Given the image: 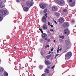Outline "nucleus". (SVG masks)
I'll list each match as a JSON object with an SVG mask.
<instances>
[{"label":"nucleus","instance_id":"obj_1","mask_svg":"<svg viewBox=\"0 0 76 76\" xmlns=\"http://www.w3.org/2000/svg\"><path fill=\"white\" fill-rule=\"evenodd\" d=\"M39 29L40 31L41 32V33L42 34V37L43 39H45V41L47 40V37H48V36L45 33H43V31H42V28H39Z\"/></svg>","mask_w":76,"mask_h":76},{"label":"nucleus","instance_id":"obj_2","mask_svg":"<svg viewBox=\"0 0 76 76\" xmlns=\"http://www.w3.org/2000/svg\"><path fill=\"white\" fill-rule=\"evenodd\" d=\"M72 53L71 52H69L66 53L65 55V59L66 60H68L70 58V57L72 56Z\"/></svg>","mask_w":76,"mask_h":76},{"label":"nucleus","instance_id":"obj_3","mask_svg":"<svg viewBox=\"0 0 76 76\" xmlns=\"http://www.w3.org/2000/svg\"><path fill=\"white\" fill-rule=\"evenodd\" d=\"M57 4L59 6H61L64 3V1L63 0H55Z\"/></svg>","mask_w":76,"mask_h":76},{"label":"nucleus","instance_id":"obj_4","mask_svg":"<svg viewBox=\"0 0 76 76\" xmlns=\"http://www.w3.org/2000/svg\"><path fill=\"white\" fill-rule=\"evenodd\" d=\"M39 6L40 7V8L44 9L46 7L47 5L45 3H42L39 4Z\"/></svg>","mask_w":76,"mask_h":76},{"label":"nucleus","instance_id":"obj_5","mask_svg":"<svg viewBox=\"0 0 76 76\" xmlns=\"http://www.w3.org/2000/svg\"><path fill=\"white\" fill-rule=\"evenodd\" d=\"M64 33L65 34H66V35H69V34H70V31L69 30L67 29H65L64 30Z\"/></svg>","mask_w":76,"mask_h":76},{"label":"nucleus","instance_id":"obj_6","mask_svg":"<svg viewBox=\"0 0 76 76\" xmlns=\"http://www.w3.org/2000/svg\"><path fill=\"white\" fill-rule=\"evenodd\" d=\"M69 26V23L68 22H65L63 25L64 28H67L68 26Z\"/></svg>","mask_w":76,"mask_h":76},{"label":"nucleus","instance_id":"obj_7","mask_svg":"<svg viewBox=\"0 0 76 76\" xmlns=\"http://www.w3.org/2000/svg\"><path fill=\"white\" fill-rule=\"evenodd\" d=\"M42 22H44V23H45V22L47 21V18H46L45 16H44L42 17Z\"/></svg>","mask_w":76,"mask_h":76},{"label":"nucleus","instance_id":"obj_8","mask_svg":"<svg viewBox=\"0 0 76 76\" xmlns=\"http://www.w3.org/2000/svg\"><path fill=\"white\" fill-rule=\"evenodd\" d=\"M75 4L76 3L75 2V1H73L70 4V6L71 7H73L75 6Z\"/></svg>","mask_w":76,"mask_h":76},{"label":"nucleus","instance_id":"obj_9","mask_svg":"<svg viewBox=\"0 0 76 76\" xmlns=\"http://www.w3.org/2000/svg\"><path fill=\"white\" fill-rule=\"evenodd\" d=\"M59 21L60 23H63L64 22V19L63 18L61 17L59 18Z\"/></svg>","mask_w":76,"mask_h":76},{"label":"nucleus","instance_id":"obj_10","mask_svg":"<svg viewBox=\"0 0 76 76\" xmlns=\"http://www.w3.org/2000/svg\"><path fill=\"white\" fill-rule=\"evenodd\" d=\"M29 8H30L29 7H26L24 8L23 10L25 12H27V11H28L29 9Z\"/></svg>","mask_w":76,"mask_h":76},{"label":"nucleus","instance_id":"obj_11","mask_svg":"<svg viewBox=\"0 0 76 76\" xmlns=\"http://www.w3.org/2000/svg\"><path fill=\"white\" fill-rule=\"evenodd\" d=\"M42 28H43V29L44 30L47 29V26L46 24H44L43 26H42Z\"/></svg>","mask_w":76,"mask_h":76},{"label":"nucleus","instance_id":"obj_12","mask_svg":"<svg viewBox=\"0 0 76 76\" xmlns=\"http://www.w3.org/2000/svg\"><path fill=\"white\" fill-rule=\"evenodd\" d=\"M57 10H58L57 7L56 6H54L52 7V10H53V11L56 12V11H57Z\"/></svg>","mask_w":76,"mask_h":76},{"label":"nucleus","instance_id":"obj_13","mask_svg":"<svg viewBox=\"0 0 76 76\" xmlns=\"http://www.w3.org/2000/svg\"><path fill=\"white\" fill-rule=\"evenodd\" d=\"M45 64L46 65H48L50 64V62L49 60L45 61Z\"/></svg>","mask_w":76,"mask_h":76},{"label":"nucleus","instance_id":"obj_14","mask_svg":"<svg viewBox=\"0 0 76 76\" xmlns=\"http://www.w3.org/2000/svg\"><path fill=\"white\" fill-rule=\"evenodd\" d=\"M26 6L27 7H29V1H28L26 2Z\"/></svg>","mask_w":76,"mask_h":76},{"label":"nucleus","instance_id":"obj_15","mask_svg":"<svg viewBox=\"0 0 76 76\" xmlns=\"http://www.w3.org/2000/svg\"><path fill=\"white\" fill-rule=\"evenodd\" d=\"M3 19V16L1 14H0V22L2 21Z\"/></svg>","mask_w":76,"mask_h":76},{"label":"nucleus","instance_id":"obj_16","mask_svg":"<svg viewBox=\"0 0 76 76\" xmlns=\"http://www.w3.org/2000/svg\"><path fill=\"white\" fill-rule=\"evenodd\" d=\"M55 15L57 18H58L60 15V14L59 12H56L55 13Z\"/></svg>","mask_w":76,"mask_h":76},{"label":"nucleus","instance_id":"obj_17","mask_svg":"<svg viewBox=\"0 0 76 76\" xmlns=\"http://www.w3.org/2000/svg\"><path fill=\"white\" fill-rule=\"evenodd\" d=\"M33 6V2L32 1H30V3L29 2V7H31V6Z\"/></svg>","mask_w":76,"mask_h":76},{"label":"nucleus","instance_id":"obj_18","mask_svg":"<svg viewBox=\"0 0 76 76\" xmlns=\"http://www.w3.org/2000/svg\"><path fill=\"white\" fill-rule=\"evenodd\" d=\"M50 57H51V55H50L47 56H46L45 57L47 59H50Z\"/></svg>","mask_w":76,"mask_h":76},{"label":"nucleus","instance_id":"obj_19","mask_svg":"<svg viewBox=\"0 0 76 76\" xmlns=\"http://www.w3.org/2000/svg\"><path fill=\"white\" fill-rule=\"evenodd\" d=\"M7 13V11L6 10H4L3 11L2 14L4 15H6V14Z\"/></svg>","mask_w":76,"mask_h":76},{"label":"nucleus","instance_id":"obj_20","mask_svg":"<svg viewBox=\"0 0 76 76\" xmlns=\"http://www.w3.org/2000/svg\"><path fill=\"white\" fill-rule=\"evenodd\" d=\"M4 76H8V73L7 72H4Z\"/></svg>","mask_w":76,"mask_h":76},{"label":"nucleus","instance_id":"obj_21","mask_svg":"<svg viewBox=\"0 0 76 76\" xmlns=\"http://www.w3.org/2000/svg\"><path fill=\"white\" fill-rule=\"evenodd\" d=\"M50 72V71H49V69H46L45 70V72H46L47 73H48Z\"/></svg>","mask_w":76,"mask_h":76},{"label":"nucleus","instance_id":"obj_22","mask_svg":"<svg viewBox=\"0 0 76 76\" xmlns=\"http://www.w3.org/2000/svg\"><path fill=\"white\" fill-rule=\"evenodd\" d=\"M69 43V41L67 40L66 41V45H67Z\"/></svg>","mask_w":76,"mask_h":76},{"label":"nucleus","instance_id":"obj_23","mask_svg":"<svg viewBox=\"0 0 76 76\" xmlns=\"http://www.w3.org/2000/svg\"><path fill=\"white\" fill-rule=\"evenodd\" d=\"M43 12L44 13H46V12H47V9H45L44 10Z\"/></svg>","mask_w":76,"mask_h":76},{"label":"nucleus","instance_id":"obj_24","mask_svg":"<svg viewBox=\"0 0 76 76\" xmlns=\"http://www.w3.org/2000/svg\"><path fill=\"white\" fill-rule=\"evenodd\" d=\"M71 23H73L74 22H75V20L74 19H72L71 20Z\"/></svg>","mask_w":76,"mask_h":76},{"label":"nucleus","instance_id":"obj_25","mask_svg":"<svg viewBox=\"0 0 76 76\" xmlns=\"http://www.w3.org/2000/svg\"><path fill=\"white\" fill-rule=\"evenodd\" d=\"M3 72V70L1 68H0V72Z\"/></svg>","mask_w":76,"mask_h":76},{"label":"nucleus","instance_id":"obj_26","mask_svg":"<svg viewBox=\"0 0 76 76\" xmlns=\"http://www.w3.org/2000/svg\"><path fill=\"white\" fill-rule=\"evenodd\" d=\"M63 11L64 12H67V10L64 9L63 10Z\"/></svg>","mask_w":76,"mask_h":76},{"label":"nucleus","instance_id":"obj_27","mask_svg":"<svg viewBox=\"0 0 76 76\" xmlns=\"http://www.w3.org/2000/svg\"><path fill=\"white\" fill-rule=\"evenodd\" d=\"M60 38H61V39H64V37L63 36H61L60 37Z\"/></svg>","mask_w":76,"mask_h":76},{"label":"nucleus","instance_id":"obj_28","mask_svg":"<svg viewBox=\"0 0 76 76\" xmlns=\"http://www.w3.org/2000/svg\"><path fill=\"white\" fill-rule=\"evenodd\" d=\"M47 47H50V45H48L45 46V48H47Z\"/></svg>","mask_w":76,"mask_h":76},{"label":"nucleus","instance_id":"obj_29","mask_svg":"<svg viewBox=\"0 0 76 76\" xmlns=\"http://www.w3.org/2000/svg\"><path fill=\"white\" fill-rule=\"evenodd\" d=\"M58 56H59V54L58 53L56 55V56H55V58H56Z\"/></svg>","mask_w":76,"mask_h":76},{"label":"nucleus","instance_id":"obj_30","mask_svg":"<svg viewBox=\"0 0 76 76\" xmlns=\"http://www.w3.org/2000/svg\"><path fill=\"white\" fill-rule=\"evenodd\" d=\"M47 42H50V41H51V40H50V39H48L47 40Z\"/></svg>","mask_w":76,"mask_h":76},{"label":"nucleus","instance_id":"obj_31","mask_svg":"<svg viewBox=\"0 0 76 76\" xmlns=\"http://www.w3.org/2000/svg\"><path fill=\"white\" fill-rule=\"evenodd\" d=\"M46 74H43L41 76H46Z\"/></svg>","mask_w":76,"mask_h":76},{"label":"nucleus","instance_id":"obj_32","mask_svg":"<svg viewBox=\"0 0 76 76\" xmlns=\"http://www.w3.org/2000/svg\"><path fill=\"white\" fill-rule=\"evenodd\" d=\"M48 25H49V26H50L51 25V23H50V22H48Z\"/></svg>","mask_w":76,"mask_h":76},{"label":"nucleus","instance_id":"obj_33","mask_svg":"<svg viewBox=\"0 0 76 76\" xmlns=\"http://www.w3.org/2000/svg\"><path fill=\"white\" fill-rule=\"evenodd\" d=\"M45 16H46V18H48V17H47V13H46L45 14Z\"/></svg>","mask_w":76,"mask_h":76},{"label":"nucleus","instance_id":"obj_34","mask_svg":"<svg viewBox=\"0 0 76 76\" xmlns=\"http://www.w3.org/2000/svg\"><path fill=\"white\" fill-rule=\"evenodd\" d=\"M72 1H73L72 0H69V2L70 3H71V2H72Z\"/></svg>","mask_w":76,"mask_h":76},{"label":"nucleus","instance_id":"obj_35","mask_svg":"<svg viewBox=\"0 0 76 76\" xmlns=\"http://www.w3.org/2000/svg\"><path fill=\"white\" fill-rule=\"evenodd\" d=\"M48 69H50V66H48L47 67Z\"/></svg>","mask_w":76,"mask_h":76},{"label":"nucleus","instance_id":"obj_36","mask_svg":"<svg viewBox=\"0 0 76 76\" xmlns=\"http://www.w3.org/2000/svg\"><path fill=\"white\" fill-rule=\"evenodd\" d=\"M16 1L17 2V3H19V0H16Z\"/></svg>","mask_w":76,"mask_h":76},{"label":"nucleus","instance_id":"obj_37","mask_svg":"<svg viewBox=\"0 0 76 76\" xmlns=\"http://www.w3.org/2000/svg\"><path fill=\"white\" fill-rule=\"evenodd\" d=\"M6 0H3V3H5L6 2Z\"/></svg>","mask_w":76,"mask_h":76},{"label":"nucleus","instance_id":"obj_38","mask_svg":"<svg viewBox=\"0 0 76 76\" xmlns=\"http://www.w3.org/2000/svg\"><path fill=\"white\" fill-rule=\"evenodd\" d=\"M50 31H51V32H53V29H50Z\"/></svg>","mask_w":76,"mask_h":76},{"label":"nucleus","instance_id":"obj_39","mask_svg":"<svg viewBox=\"0 0 76 76\" xmlns=\"http://www.w3.org/2000/svg\"><path fill=\"white\" fill-rule=\"evenodd\" d=\"M59 52V50L58 49L57 51V53H58Z\"/></svg>","mask_w":76,"mask_h":76},{"label":"nucleus","instance_id":"obj_40","mask_svg":"<svg viewBox=\"0 0 76 76\" xmlns=\"http://www.w3.org/2000/svg\"><path fill=\"white\" fill-rule=\"evenodd\" d=\"M3 7H4V6H3V5H1V8H3Z\"/></svg>","mask_w":76,"mask_h":76},{"label":"nucleus","instance_id":"obj_41","mask_svg":"<svg viewBox=\"0 0 76 76\" xmlns=\"http://www.w3.org/2000/svg\"><path fill=\"white\" fill-rule=\"evenodd\" d=\"M54 22L55 23H56V24H57V21H56V20H54Z\"/></svg>","mask_w":76,"mask_h":76},{"label":"nucleus","instance_id":"obj_42","mask_svg":"<svg viewBox=\"0 0 76 76\" xmlns=\"http://www.w3.org/2000/svg\"><path fill=\"white\" fill-rule=\"evenodd\" d=\"M40 68L42 69V67H43L42 66H40Z\"/></svg>","mask_w":76,"mask_h":76},{"label":"nucleus","instance_id":"obj_43","mask_svg":"<svg viewBox=\"0 0 76 76\" xmlns=\"http://www.w3.org/2000/svg\"><path fill=\"white\" fill-rule=\"evenodd\" d=\"M50 26L51 27H52V28H53V25H50Z\"/></svg>","mask_w":76,"mask_h":76},{"label":"nucleus","instance_id":"obj_44","mask_svg":"<svg viewBox=\"0 0 76 76\" xmlns=\"http://www.w3.org/2000/svg\"><path fill=\"white\" fill-rule=\"evenodd\" d=\"M59 41H60V42H62V41H63V40H62V39H60L59 40Z\"/></svg>","mask_w":76,"mask_h":76},{"label":"nucleus","instance_id":"obj_45","mask_svg":"<svg viewBox=\"0 0 76 76\" xmlns=\"http://www.w3.org/2000/svg\"><path fill=\"white\" fill-rule=\"evenodd\" d=\"M59 49H60V46H58V50H59Z\"/></svg>","mask_w":76,"mask_h":76},{"label":"nucleus","instance_id":"obj_46","mask_svg":"<svg viewBox=\"0 0 76 76\" xmlns=\"http://www.w3.org/2000/svg\"><path fill=\"white\" fill-rule=\"evenodd\" d=\"M53 50H54L53 48H52V49H51V51H53Z\"/></svg>","mask_w":76,"mask_h":76},{"label":"nucleus","instance_id":"obj_47","mask_svg":"<svg viewBox=\"0 0 76 76\" xmlns=\"http://www.w3.org/2000/svg\"><path fill=\"white\" fill-rule=\"evenodd\" d=\"M54 66H53L52 67V69H54Z\"/></svg>","mask_w":76,"mask_h":76},{"label":"nucleus","instance_id":"obj_48","mask_svg":"<svg viewBox=\"0 0 76 76\" xmlns=\"http://www.w3.org/2000/svg\"><path fill=\"white\" fill-rule=\"evenodd\" d=\"M50 53H51V51H50L49 52L48 54H50Z\"/></svg>","mask_w":76,"mask_h":76},{"label":"nucleus","instance_id":"obj_49","mask_svg":"<svg viewBox=\"0 0 76 76\" xmlns=\"http://www.w3.org/2000/svg\"><path fill=\"white\" fill-rule=\"evenodd\" d=\"M16 46H15V47H14V48H15V50H16Z\"/></svg>","mask_w":76,"mask_h":76},{"label":"nucleus","instance_id":"obj_50","mask_svg":"<svg viewBox=\"0 0 76 76\" xmlns=\"http://www.w3.org/2000/svg\"><path fill=\"white\" fill-rule=\"evenodd\" d=\"M41 55H43V52H41Z\"/></svg>","mask_w":76,"mask_h":76},{"label":"nucleus","instance_id":"obj_51","mask_svg":"<svg viewBox=\"0 0 76 76\" xmlns=\"http://www.w3.org/2000/svg\"><path fill=\"white\" fill-rule=\"evenodd\" d=\"M1 2H0V6H1Z\"/></svg>","mask_w":76,"mask_h":76},{"label":"nucleus","instance_id":"obj_52","mask_svg":"<svg viewBox=\"0 0 76 76\" xmlns=\"http://www.w3.org/2000/svg\"><path fill=\"white\" fill-rule=\"evenodd\" d=\"M48 33L49 34H50V31H48Z\"/></svg>","mask_w":76,"mask_h":76},{"label":"nucleus","instance_id":"obj_53","mask_svg":"<svg viewBox=\"0 0 76 76\" xmlns=\"http://www.w3.org/2000/svg\"><path fill=\"white\" fill-rule=\"evenodd\" d=\"M61 50H62V49H61V48L59 50V51H61Z\"/></svg>","mask_w":76,"mask_h":76},{"label":"nucleus","instance_id":"obj_54","mask_svg":"<svg viewBox=\"0 0 76 76\" xmlns=\"http://www.w3.org/2000/svg\"><path fill=\"white\" fill-rule=\"evenodd\" d=\"M66 52H67V51H64V53H66Z\"/></svg>","mask_w":76,"mask_h":76},{"label":"nucleus","instance_id":"obj_55","mask_svg":"<svg viewBox=\"0 0 76 76\" xmlns=\"http://www.w3.org/2000/svg\"><path fill=\"white\" fill-rule=\"evenodd\" d=\"M53 42H56V40H54L53 41Z\"/></svg>","mask_w":76,"mask_h":76},{"label":"nucleus","instance_id":"obj_56","mask_svg":"<svg viewBox=\"0 0 76 76\" xmlns=\"http://www.w3.org/2000/svg\"><path fill=\"white\" fill-rule=\"evenodd\" d=\"M68 17H69V18H70V16H68Z\"/></svg>","mask_w":76,"mask_h":76},{"label":"nucleus","instance_id":"obj_57","mask_svg":"<svg viewBox=\"0 0 76 76\" xmlns=\"http://www.w3.org/2000/svg\"><path fill=\"white\" fill-rule=\"evenodd\" d=\"M53 53H53V52H51V53L52 54H53Z\"/></svg>","mask_w":76,"mask_h":76},{"label":"nucleus","instance_id":"obj_58","mask_svg":"<svg viewBox=\"0 0 76 76\" xmlns=\"http://www.w3.org/2000/svg\"><path fill=\"white\" fill-rule=\"evenodd\" d=\"M74 27H76V25L75 26H74Z\"/></svg>","mask_w":76,"mask_h":76},{"label":"nucleus","instance_id":"obj_59","mask_svg":"<svg viewBox=\"0 0 76 76\" xmlns=\"http://www.w3.org/2000/svg\"><path fill=\"white\" fill-rule=\"evenodd\" d=\"M42 26H41V27H42Z\"/></svg>","mask_w":76,"mask_h":76},{"label":"nucleus","instance_id":"obj_60","mask_svg":"<svg viewBox=\"0 0 76 76\" xmlns=\"http://www.w3.org/2000/svg\"><path fill=\"white\" fill-rule=\"evenodd\" d=\"M23 0V1H24L26 0Z\"/></svg>","mask_w":76,"mask_h":76},{"label":"nucleus","instance_id":"obj_61","mask_svg":"<svg viewBox=\"0 0 76 76\" xmlns=\"http://www.w3.org/2000/svg\"><path fill=\"white\" fill-rule=\"evenodd\" d=\"M1 0H0V1H1Z\"/></svg>","mask_w":76,"mask_h":76}]
</instances>
